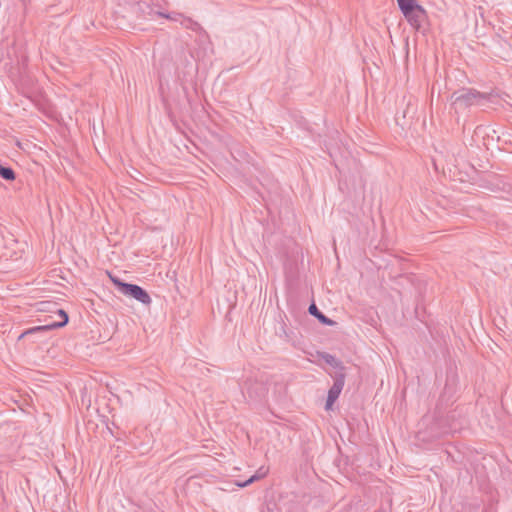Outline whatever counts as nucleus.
<instances>
[{
  "mask_svg": "<svg viewBox=\"0 0 512 512\" xmlns=\"http://www.w3.org/2000/svg\"><path fill=\"white\" fill-rule=\"evenodd\" d=\"M397 6L406 21L415 29H420L427 18V10L418 0H396Z\"/></svg>",
  "mask_w": 512,
  "mask_h": 512,
  "instance_id": "f257e3e1",
  "label": "nucleus"
},
{
  "mask_svg": "<svg viewBox=\"0 0 512 512\" xmlns=\"http://www.w3.org/2000/svg\"><path fill=\"white\" fill-rule=\"evenodd\" d=\"M108 275L111 282L119 289L123 295L131 297L146 306L151 304L152 299L149 293L142 287L136 284L122 282L119 278L113 276L110 273Z\"/></svg>",
  "mask_w": 512,
  "mask_h": 512,
  "instance_id": "f03ea898",
  "label": "nucleus"
},
{
  "mask_svg": "<svg viewBox=\"0 0 512 512\" xmlns=\"http://www.w3.org/2000/svg\"><path fill=\"white\" fill-rule=\"evenodd\" d=\"M57 314L61 318L60 322L52 323L49 325L38 326V327H35L32 329H29L21 334L20 339L23 338L25 335H27L29 333L36 332V331H45V330H51V329H55V328L64 327L68 323V320H69L67 313L64 310L60 309V310H58Z\"/></svg>",
  "mask_w": 512,
  "mask_h": 512,
  "instance_id": "7ed1b4c3",
  "label": "nucleus"
},
{
  "mask_svg": "<svg viewBox=\"0 0 512 512\" xmlns=\"http://www.w3.org/2000/svg\"><path fill=\"white\" fill-rule=\"evenodd\" d=\"M342 388H343L342 380L336 381L333 384V386L330 388V390L328 392V396H327V401H326V409L327 410L332 409L334 402L337 400V398L339 397V395L342 391Z\"/></svg>",
  "mask_w": 512,
  "mask_h": 512,
  "instance_id": "20e7f679",
  "label": "nucleus"
},
{
  "mask_svg": "<svg viewBox=\"0 0 512 512\" xmlns=\"http://www.w3.org/2000/svg\"><path fill=\"white\" fill-rule=\"evenodd\" d=\"M309 313L314 315L319 319L320 322L326 325H333L334 322L330 319H328L325 315H323L321 312H319L318 308L315 304H311L309 307Z\"/></svg>",
  "mask_w": 512,
  "mask_h": 512,
  "instance_id": "39448f33",
  "label": "nucleus"
},
{
  "mask_svg": "<svg viewBox=\"0 0 512 512\" xmlns=\"http://www.w3.org/2000/svg\"><path fill=\"white\" fill-rule=\"evenodd\" d=\"M0 175L9 181H13L15 179V173L11 168L4 167L0 165Z\"/></svg>",
  "mask_w": 512,
  "mask_h": 512,
  "instance_id": "423d86ee",
  "label": "nucleus"
},
{
  "mask_svg": "<svg viewBox=\"0 0 512 512\" xmlns=\"http://www.w3.org/2000/svg\"><path fill=\"white\" fill-rule=\"evenodd\" d=\"M255 479H257L256 476H252L247 482H245L244 484H239L240 487H244L250 483H252Z\"/></svg>",
  "mask_w": 512,
  "mask_h": 512,
  "instance_id": "0eeeda50",
  "label": "nucleus"
}]
</instances>
